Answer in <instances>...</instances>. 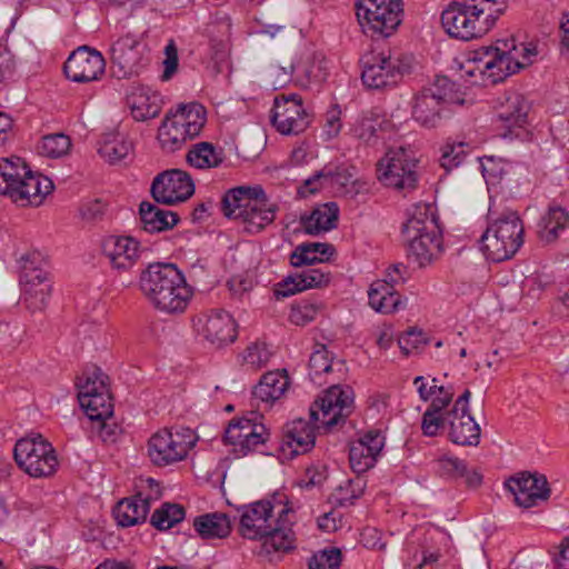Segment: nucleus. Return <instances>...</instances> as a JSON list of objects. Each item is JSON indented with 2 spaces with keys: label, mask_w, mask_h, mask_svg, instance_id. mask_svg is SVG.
I'll use <instances>...</instances> for the list:
<instances>
[{
  "label": "nucleus",
  "mask_w": 569,
  "mask_h": 569,
  "mask_svg": "<svg viewBox=\"0 0 569 569\" xmlns=\"http://www.w3.org/2000/svg\"><path fill=\"white\" fill-rule=\"evenodd\" d=\"M456 102L453 83L447 77H437L418 91L411 101L412 119L425 128H436L447 106Z\"/></svg>",
  "instance_id": "obj_12"
},
{
  "label": "nucleus",
  "mask_w": 569,
  "mask_h": 569,
  "mask_svg": "<svg viewBox=\"0 0 569 569\" xmlns=\"http://www.w3.org/2000/svg\"><path fill=\"white\" fill-rule=\"evenodd\" d=\"M20 306L29 317L40 316L49 305L53 288L47 262L39 252H30L20 258Z\"/></svg>",
  "instance_id": "obj_8"
},
{
  "label": "nucleus",
  "mask_w": 569,
  "mask_h": 569,
  "mask_svg": "<svg viewBox=\"0 0 569 569\" xmlns=\"http://www.w3.org/2000/svg\"><path fill=\"white\" fill-rule=\"evenodd\" d=\"M388 286L382 282H376L371 286L368 296H369V305L376 311L381 309V305H383V296L386 295V289Z\"/></svg>",
  "instance_id": "obj_61"
},
{
  "label": "nucleus",
  "mask_w": 569,
  "mask_h": 569,
  "mask_svg": "<svg viewBox=\"0 0 569 569\" xmlns=\"http://www.w3.org/2000/svg\"><path fill=\"white\" fill-rule=\"evenodd\" d=\"M299 313L302 320L328 317L326 307L321 302H303L299 306Z\"/></svg>",
  "instance_id": "obj_59"
},
{
  "label": "nucleus",
  "mask_w": 569,
  "mask_h": 569,
  "mask_svg": "<svg viewBox=\"0 0 569 569\" xmlns=\"http://www.w3.org/2000/svg\"><path fill=\"white\" fill-rule=\"evenodd\" d=\"M108 377L98 367L86 370L78 382L80 406L92 421L111 419L113 406L107 387Z\"/></svg>",
  "instance_id": "obj_17"
},
{
  "label": "nucleus",
  "mask_w": 569,
  "mask_h": 569,
  "mask_svg": "<svg viewBox=\"0 0 569 569\" xmlns=\"http://www.w3.org/2000/svg\"><path fill=\"white\" fill-rule=\"evenodd\" d=\"M339 208L336 202H327L315 208L309 216L301 218L306 233L317 236L336 228Z\"/></svg>",
  "instance_id": "obj_32"
},
{
  "label": "nucleus",
  "mask_w": 569,
  "mask_h": 569,
  "mask_svg": "<svg viewBox=\"0 0 569 569\" xmlns=\"http://www.w3.org/2000/svg\"><path fill=\"white\" fill-rule=\"evenodd\" d=\"M322 248V252L331 251L332 246L321 242L299 244L290 254V263L295 268L323 262L322 257L317 256V249Z\"/></svg>",
  "instance_id": "obj_42"
},
{
  "label": "nucleus",
  "mask_w": 569,
  "mask_h": 569,
  "mask_svg": "<svg viewBox=\"0 0 569 569\" xmlns=\"http://www.w3.org/2000/svg\"><path fill=\"white\" fill-rule=\"evenodd\" d=\"M146 47L132 33L118 38L110 47V70L118 79L140 74L148 63Z\"/></svg>",
  "instance_id": "obj_19"
},
{
  "label": "nucleus",
  "mask_w": 569,
  "mask_h": 569,
  "mask_svg": "<svg viewBox=\"0 0 569 569\" xmlns=\"http://www.w3.org/2000/svg\"><path fill=\"white\" fill-rule=\"evenodd\" d=\"M341 552L338 548L331 547L320 550L309 559V569H339Z\"/></svg>",
  "instance_id": "obj_47"
},
{
  "label": "nucleus",
  "mask_w": 569,
  "mask_h": 569,
  "mask_svg": "<svg viewBox=\"0 0 569 569\" xmlns=\"http://www.w3.org/2000/svg\"><path fill=\"white\" fill-rule=\"evenodd\" d=\"M132 148V142L124 132L110 131L102 136L99 153L106 161L113 164L128 157Z\"/></svg>",
  "instance_id": "obj_40"
},
{
  "label": "nucleus",
  "mask_w": 569,
  "mask_h": 569,
  "mask_svg": "<svg viewBox=\"0 0 569 569\" xmlns=\"http://www.w3.org/2000/svg\"><path fill=\"white\" fill-rule=\"evenodd\" d=\"M556 562L560 569H569V536L563 538L558 546Z\"/></svg>",
  "instance_id": "obj_64"
},
{
  "label": "nucleus",
  "mask_w": 569,
  "mask_h": 569,
  "mask_svg": "<svg viewBox=\"0 0 569 569\" xmlns=\"http://www.w3.org/2000/svg\"><path fill=\"white\" fill-rule=\"evenodd\" d=\"M186 159L191 167L206 170L219 168L224 162L226 154L222 148L202 141L191 147Z\"/></svg>",
  "instance_id": "obj_37"
},
{
  "label": "nucleus",
  "mask_w": 569,
  "mask_h": 569,
  "mask_svg": "<svg viewBox=\"0 0 569 569\" xmlns=\"http://www.w3.org/2000/svg\"><path fill=\"white\" fill-rule=\"evenodd\" d=\"M413 385L417 388L419 397L423 401L430 400L438 392H443L442 386H438L437 379H431V385L429 386L426 378L422 376H418L413 379Z\"/></svg>",
  "instance_id": "obj_55"
},
{
  "label": "nucleus",
  "mask_w": 569,
  "mask_h": 569,
  "mask_svg": "<svg viewBox=\"0 0 569 569\" xmlns=\"http://www.w3.org/2000/svg\"><path fill=\"white\" fill-rule=\"evenodd\" d=\"M385 447V437L378 430H371L350 445L349 461L356 473L373 468Z\"/></svg>",
  "instance_id": "obj_26"
},
{
  "label": "nucleus",
  "mask_w": 569,
  "mask_h": 569,
  "mask_svg": "<svg viewBox=\"0 0 569 569\" xmlns=\"http://www.w3.org/2000/svg\"><path fill=\"white\" fill-rule=\"evenodd\" d=\"M450 440L460 446H477L480 441V427L470 412L448 411Z\"/></svg>",
  "instance_id": "obj_30"
},
{
  "label": "nucleus",
  "mask_w": 569,
  "mask_h": 569,
  "mask_svg": "<svg viewBox=\"0 0 569 569\" xmlns=\"http://www.w3.org/2000/svg\"><path fill=\"white\" fill-rule=\"evenodd\" d=\"M53 182L41 173H33L19 157L0 159V194L20 207L40 206L51 193Z\"/></svg>",
  "instance_id": "obj_5"
},
{
  "label": "nucleus",
  "mask_w": 569,
  "mask_h": 569,
  "mask_svg": "<svg viewBox=\"0 0 569 569\" xmlns=\"http://www.w3.org/2000/svg\"><path fill=\"white\" fill-rule=\"evenodd\" d=\"M506 8V0H451L441 23L451 38L468 41L486 34Z\"/></svg>",
  "instance_id": "obj_4"
},
{
  "label": "nucleus",
  "mask_w": 569,
  "mask_h": 569,
  "mask_svg": "<svg viewBox=\"0 0 569 569\" xmlns=\"http://www.w3.org/2000/svg\"><path fill=\"white\" fill-rule=\"evenodd\" d=\"M18 467L32 478L52 476L59 461L52 445L41 435L19 439L13 448Z\"/></svg>",
  "instance_id": "obj_16"
},
{
  "label": "nucleus",
  "mask_w": 569,
  "mask_h": 569,
  "mask_svg": "<svg viewBox=\"0 0 569 569\" xmlns=\"http://www.w3.org/2000/svg\"><path fill=\"white\" fill-rule=\"evenodd\" d=\"M529 101L518 92L509 93L498 112L499 120L507 127H523L528 122Z\"/></svg>",
  "instance_id": "obj_34"
},
{
  "label": "nucleus",
  "mask_w": 569,
  "mask_h": 569,
  "mask_svg": "<svg viewBox=\"0 0 569 569\" xmlns=\"http://www.w3.org/2000/svg\"><path fill=\"white\" fill-rule=\"evenodd\" d=\"M329 281V272L320 269H308L290 274L274 284L273 293L277 299H283L308 289L326 286Z\"/></svg>",
  "instance_id": "obj_28"
},
{
  "label": "nucleus",
  "mask_w": 569,
  "mask_h": 569,
  "mask_svg": "<svg viewBox=\"0 0 569 569\" xmlns=\"http://www.w3.org/2000/svg\"><path fill=\"white\" fill-rule=\"evenodd\" d=\"M502 44L505 47L503 49L507 50V43L503 42ZM512 50L513 51H506V53H508L513 59V61L519 64L517 71L530 64L532 62V58L537 54L536 48L531 46L527 47L521 44L520 49L513 46Z\"/></svg>",
  "instance_id": "obj_56"
},
{
  "label": "nucleus",
  "mask_w": 569,
  "mask_h": 569,
  "mask_svg": "<svg viewBox=\"0 0 569 569\" xmlns=\"http://www.w3.org/2000/svg\"><path fill=\"white\" fill-rule=\"evenodd\" d=\"M221 211L229 219L240 220L249 232H259L274 221L278 206L267 199L261 186H239L226 191Z\"/></svg>",
  "instance_id": "obj_6"
},
{
  "label": "nucleus",
  "mask_w": 569,
  "mask_h": 569,
  "mask_svg": "<svg viewBox=\"0 0 569 569\" xmlns=\"http://www.w3.org/2000/svg\"><path fill=\"white\" fill-rule=\"evenodd\" d=\"M427 342L428 338L426 333L417 327L409 328L398 339V345L406 356L419 351Z\"/></svg>",
  "instance_id": "obj_49"
},
{
  "label": "nucleus",
  "mask_w": 569,
  "mask_h": 569,
  "mask_svg": "<svg viewBox=\"0 0 569 569\" xmlns=\"http://www.w3.org/2000/svg\"><path fill=\"white\" fill-rule=\"evenodd\" d=\"M295 67L292 63H288L287 66L281 64H271L268 74L271 79V84L277 88H282L286 86L292 77Z\"/></svg>",
  "instance_id": "obj_52"
},
{
  "label": "nucleus",
  "mask_w": 569,
  "mask_h": 569,
  "mask_svg": "<svg viewBox=\"0 0 569 569\" xmlns=\"http://www.w3.org/2000/svg\"><path fill=\"white\" fill-rule=\"evenodd\" d=\"M106 60L96 49L80 47L64 62L63 70L68 79L74 82L98 80L104 72Z\"/></svg>",
  "instance_id": "obj_24"
},
{
  "label": "nucleus",
  "mask_w": 569,
  "mask_h": 569,
  "mask_svg": "<svg viewBox=\"0 0 569 569\" xmlns=\"http://www.w3.org/2000/svg\"><path fill=\"white\" fill-rule=\"evenodd\" d=\"M341 110L338 106H333L326 113L325 134L328 139L336 138L341 131Z\"/></svg>",
  "instance_id": "obj_53"
},
{
  "label": "nucleus",
  "mask_w": 569,
  "mask_h": 569,
  "mask_svg": "<svg viewBox=\"0 0 569 569\" xmlns=\"http://www.w3.org/2000/svg\"><path fill=\"white\" fill-rule=\"evenodd\" d=\"M139 283L148 301L167 313L183 312L192 297L184 274L173 263H150L142 270Z\"/></svg>",
  "instance_id": "obj_3"
},
{
  "label": "nucleus",
  "mask_w": 569,
  "mask_h": 569,
  "mask_svg": "<svg viewBox=\"0 0 569 569\" xmlns=\"http://www.w3.org/2000/svg\"><path fill=\"white\" fill-rule=\"evenodd\" d=\"M258 417L232 420L226 432L224 441L234 447V451L242 456L248 455L268 439V431L263 423L257 422Z\"/></svg>",
  "instance_id": "obj_23"
},
{
  "label": "nucleus",
  "mask_w": 569,
  "mask_h": 569,
  "mask_svg": "<svg viewBox=\"0 0 569 569\" xmlns=\"http://www.w3.org/2000/svg\"><path fill=\"white\" fill-rule=\"evenodd\" d=\"M446 423V415L443 416L426 410L422 416L421 429L423 435L433 437L438 433L440 427L445 426Z\"/></svg>",
  "instance_id": "obj_54"
},
{
  "label": "nucleus",
  "mask_w": 569,
  "mask_h": 569,
  "mask_svg": "<svg viewBox=\"0 0 569 569\" xmlns=\"http://www.w3.org/2000/svg\"><path fill=\"white\" fill-rule=\"evenodd\" d=\"M194 331L199 337L216 348H222L236 341L237 322H194Z\"/></svg>",
  "instance_id": "obj_33"
},
{
  "label": "nucleus",
  "mask_w": 569,
  "mask_h": 569,
  "mask_svg": "<svg viewBox=\"0 0 569 569\" xmlns=\"http://www.w3.org/2000/svg\"><path fill=\"white\" fill-rule=\"evenodd\" d=\"M102 248L111 266L118 270H129L141 254L140 242L131 236H110L104 239Z\"/></svg>",
  "instance_id": "obj_27"
},
{
  "label": "nucleus",
  "mask_w": 569,
  "mask_h": 569,
  "mask_svg": "<svg viewBox=\"0 0 569 569\" xmlns=\"http://www.w3.org/2000/svg\"><path fill=\"white\" fill-rule=\"evenodd\" d=\"M406 273V266L402 263H396L387 270L386 279L382 282L390 286V288H393L396 284L405 282Z\"/></svg>",
  "instance_id": "obj_60"
},
{
  "label": "nucleus",
  "mask_w": 569,
  "mask_h": 569,
  "mask_svg": "<svg viewBox=\"0 0 569 569\" xmlns=\"http://www.w3.org/2000/svg\"><path fill=\"white\" fill-rule=\"evenodd\" d=\"M193 527L203 539H221L231 532V520L223 512H210L196 517Z\"/></svg>",
  "instance_id": "obj_38"
},
{
  "label": "nucleus",
  "mask_w": 569,
  "mask_h": 569,
  "mask_svg": "<svg viewBox=\"0 0 569 569\" xmlns=\"http://www.w3.org/2000/svg\"><path fill=\"white\" fill-rule=\"evenodd\" d=\"M71 147V140L63 133L44 136L39 144L38 152L48 158H60L66 156Z\"/></svg>",
  "instance_id": "obj_45"
},
{
  "label": "nucleus",
  "mask_w": 569,
  "mask_h": 569,
  "mask_svg": "<svg viewBox=\"0 0 569 569\" xmlns=\"http://www.w3.org/2000/svg\"><path fill=\"white\" fill-rule=\"evenodd\" d=\"M198 440L189 427L163 428L148 441V455L157 466H168L183 460Z\"/></svg>",
  "instance_id": "obj_15"
},
{
  "label": "nucleus",
  "mask_w": 569,
  "mask_h": 569,
  "mask_svg": "<svg viewBox=\"0 0 569 569\" xmlns=\"http://www.w3.org/2000/svg\"><path fill=\"white\" fill-rule=\"evenodd\" d=\"M362 542L367 548L383 549L385 542L381 541L380 533L375 528H367L361 533Z\"/></svg>",
  "instance_id": "obj_63"
},
{
  "label": "nucleus",
  "mask_w": 569,
  "mask_h": 569,
  "mask_svg": "<svg viewBox=\"0 0 569 569\" xmlns=\"http://www.w3.org/2000/svg\"><path fill=\"white\" fill-rule=\"evenodd\" d=\"M289 385L286 370L269 371L261 377L253 389V395L263 402H274L284 395Z\"/></svg>",
  "instance_id": "obj_36"
},
{
  "label": "nucleus",
  "mask_w": 569,
  "mask_h": 569,
  "mask_svg": "<svg viewBox=\"0 0 569 569\" xmlns=\"http://www.w3.org/2000/svg\"><path fill=\"white\" fill-rule=\"evenodd\" d=\"M402 232L409 241V253L419 267L431 264L442 253V236L430 204H413Z\"/></svg>",
  "instance_id": "obj_7"
},
{
  "label": "nucleus",
  "mask_w": 569,
  "mask_h": 569,
  "mask_svg": "<svg viewBox=\"0 0 569 569\" xmlns=\"http://www.w3.org/2000/svg\"><path fill=\"white\" fill-rule=\"evenodd\" d=\"M194 192L191 177L179 169L157 176L151 184V193L158 203L174 204L189 199Z\"/></svg>",
  "instance_id": "obj_22"
},
{
  "label": "nucleus",
  "mask_w": 569,
  "mask_h": 569,
  "mask_svg": "<svg viewBox=\"0 0 569 569\" xmlns=\"http://www.w3.org/2000/svg\"><path fill=\"white\" fill-rule=\"evenodd\" d=\"M149 509V499L138 495L118 502L113 509V515L120 526L130 527L143 522L147 519Z\"/></svg>",
  "instance_id": "obj_35"
},
{
  "label": "nucleus",
  "mask_w": 569,
  "mask_h": 569,
  "mask_svg": "<svg viewBox=\"0 0 569 569\" xmlns=\"http://www.w3.org/2000/svg\"><path fill=\"white\" fill-rule=\"evenodd\" d=\"M453 393L443 388V392H438L428 407V411L442 415L441 411L451 402Z\"/></svg>",
  "instance_id": "obj_62"
},
{
  "label": "nucleus",
  "mask_w": 569,
  "mask_h": 569,
  "mask_svg": "<svg viewBox=\"0 0 569 569\" xmlns=\"http://www.w3.org/2000/svg\"><path fill=\"white\" fill-rule=\"evenodd\" d=\"M383 119L376 112L362 113L356 121L352 132L356 138L367 144H375L378 140V131L382 129Z\"/></svg>",
  "instance_id": "obj_41"
},
{
  "label": "nucleus",
  "mask_w": 569,
  "mask_h": 569,
  "mask_svg": "<svg viewBox=\"0 0 569 569\" xmlns=\"http://www.w3.org/2000/svg\"><path fill=\"white\" fill-rule=\"evenodd\" d=\"M353 392L349 387L331 386L310 407V419H296L286 426L281 442V452L284 458L292 459L303 455L315 447V428L329 429L343 422L351 413Z\"/></svg>",
  "instance_id": "obj_1"
},
{
  "label": "nucleus",
  "mask_w": 569,
  "mask_h": 569,
  "mask_svg": "<svg viewBox=\"0 0 569 569\" xmlns=\"http://www.w3.org/2000/svg\"><path fill=\"white\" fill-rule=\"evenodd\" d=\"M468 146L465 143H458L452 146H446L441 156V166L446 170H451L458 167L465 159Z\"/></svg>",
  "instance_id": "obj_51"
},
{
  "label": "nucleus",
  "mask_w": 569,
  "mask_h": 569,
  "mask_svg": "<svg viewBox=\"0 0 569 569\" xmlns=\"http://www.w3.org/2000/svg\"><path fill=\"white\" fill-rule=\"evenodd\" d=\"M127 103L132 117L137 121L156 118L162 108V100L158 92L148 87L137 86L127 96Z\"/></svg>",
  "instance_id": "obj_29"
},
{
  "label": "nucleus",
  "mask_w": 569,
  "mask_h": 569,
  "mask_svg": "<svg viewBox=\"0 0 569 569\" xmlns=\"http://www.w3.org/2000/svg\"><path fill=\"white\" fill-rule=\"evenodd\" d=\"M96 422L97 435L103 442H114L117 440L120 429L114 422H111L110 419Z\"/></svg>",
  "instance_id": "obj_57"
},
{
  "label": "nucleus",
  "mask_w": 569,
  "mask_h": 569,
  "mask_svg": "<svg viewBox=\"0 0 569 569\" xmlns=\"http://www.w3.org/2000/svg\"><path fill=\"white\" fill-rule=\"evenodd\" d=\"M332 362L325 345H317L309 359V376L316 380L322 373L331 371Z\"/></svg>",
  "instance_id": "obj_48"
},
{
  "label": "nucleus",
  "mask_w": 569,
  "mask_h": 569,
  "mask_svg": "<svg viewBox=\"0 0 569 569\" xmlns=\"http://www.w3.org/2000/svg\"><path fill=\"white\" fill-rule=\"evenodd\" d=\"M378 179L387 187L410 191L417 184V159L412 150L390 149L377 164Z\"/></svg>",
  "instance_id": "obj_18"
},
{
  "label": "nucleus",
  "mask_w": 569,
  "mask_h": 569,
  "mask_svg": "<svg viewBox=\"0 0 569 569\" xmlns=\"http://www.w3.org/2000/svg\"><path fill=\"white\" fill-rule=\"evenodd\" d=\"M271 356L272 351L264 342H254L244 350L242 362L249 369L258 370L269 362Z\"/></svg>",
  "instance_id": "obj_46"
},
{
  "label": "nucleus",
  "mask_w": 569,
  "mask_h": 569,
  "mask_svg": "<svg viewBox=\"0 0 569 569\" xmlns=\"http://www.w3.org/2000/svg\"><path fill=\"white\" fill-rule=\"evenodd\" d=\"M239 532L243 538L264 539L263 546L269 552L288 551L296 540L292 525L295 511L288 502L271 503L260 500L239 507Z\"/></svg>",
  "instance_id": "obj_2"
},
{
  "label": "nucleus",
  "mask_w": 569,
  "mask_h": 569,
  "mask_svg": "<svg viewBox=\"0 0 569 569\" xmlns=\"http://www.w3.org/2000/svg\"><path fill=\"white\" fill-rule=\"evenodd\" d=\"M184 516L186 512L182 506L166 502L152 513L151 525L159 530H167L182 521Z\"/></svg>",
  "instance_id": "obj_43"
},
{
  "label": "nucleus",
  "mask_w": 569,
  "mask_h": 569,
  "mask_svg": "<svg viewBox=\"0 0 569 569\" xmlns=\"http://www.w3.org/2000/svg\"><path fill=\"white\" fill-rule=\"evenodd\" d=\"M411 68V58L395 49L372 52L363 60L362 82L371 89L395 87Z\"/></svg>",
  "instance_id": "obj_11"
},
{
  "label": "nucleus",
  "mask_w": 569,
  "mask_h": 569,
  "mask_svg": "<svg viewBox=\"0 0 569 569\" xmlns=\"http://www.w3.org/2000/svg\"><path fill=\"white\" fill-rule=\"evenodd\" d=\"M490 219L481 236V249L487 258L495 262L508 260L523 243V226L520 217L516 211L508 209L499 217Z\"/></svg>",
  "instance_id": "obj_9"
},
{
  "label": "nucleus",
  "mask_w": 569,
  "mask_h": 569,
  "mask_svg": "<svg viewBox=\"0 0 569 569\" xmlns=\"http://www.w3.org/2000/svg\"><path fill=\"white\" fill-rule=\"evenodd\" d=\"M401 0H357L356 16L366 34L389 37L401 23Z\"/></svg>",
  "instance_id": "obj_14"
},
{
  "label": "nucleus",
  "mask_w": 569,
  "mask_h": 569,
  "mask_svg": "<svg viewBox=\"0 0 569 569\" xmlns=\"http://www.w3.org/2000/svg\"><path fill=\"white\" fill-rule=\"evenodd\" d=\"M271 123L284 136L303 132L310 124V116L303 107L301 97L295 93L276 97Z\"/></svg>",
  "instance_id": "obj_21"
},
{
  "label": "nucleus",
  "mask_w": 569,
  "mask_h": 569,
  "mask_svg": "<svg viewBox=\"0 0 569 569\" xmlns=\"http://www.w3.org/2000/svg\"><path fill=\"white\" fill-rule=\"evenodd\" d=\"M483 176L496 178L508 172L509 163L503 160H496L493 157H486L481 162Z\"/></svg>",
  "instance_id": "obj_58"
},
{
  "label": "nucleus",
  "mask_w": 569,
  "mask_h": 569,
  "mask_svg": "<svg viewBox=\"0 0 569 569\" xmlns=\"http://www.w3.org/2000/svg\"><path fill=\"white\" fill-rule=\"evenodd\" d=\"M365 187V182L356 176L355 167H338L336 170L322 169L307 179L299 188L303 197L322 188H329L340 196L353 198Z\"/></svg>",
  "instance_id": "obj_20"
},
{
  "label": "nucleus",
  "mask_w": 569,
  "mask_h": 569,
  "mask_svg": "<svg viewBox=\"0 0 569 569\" xmlns=\"http://www.w3.org/2000/svg\"><path fill=\"white\" fill-rule=\"evenodd\" d=\"M569 220L568 212L560 206H550L541 217L538 224L539 239L545 243H551L559 238Z\"/></svg>",
  "instance_id": "obj_39"
},
{
  "label": "nucleus",
  "mask_w": 569,
  "mask_h": 569,
  "mask_svg": "<svg viewBox=\"0 0 569 569\" xmlns=\"http://www.w3.org/2000/svg\"><path fill=\"white\" fill-rule=\"evenodd\" d=\"M207 121L206 108L198 102L180 104L162 121L158 130L161 148L172 152L189 139L198 137Z\"/></svg>",
  "instance_id": "obj_10"
},
{
  "label": "nucleus",
  "mask_w": 569,
  "mask_h": 569,
  "mask_svg": "<svg viewBox=\"0 0 569 569\" xmlns=\"http://www.w3.org/2000/svg\"><path fill=\"white\" fill-rule=\"evenodd\" d=\"M436 470L441 477L461 478L466 472V463L450 456H442L435 461Z\"/></svg>",
  "instance_id": "obj_50"
},
{
  "label": "nucleus",
  "mask_w": 569,
  "mask_h": 569,
  "mask_svg": "<svg viewBox=\"0 0 569 569\" xmlns=\"http://www.w3.org/2000/svg\"><path fill=\"white\" fill-rule=\"evenodd\" d=\"M518 66L505 49L489 46L475 50L463 70L473 83L489 86L516 73Z\"/></svg>",
  "instance_id": "obj_13"
},
{
  "label": "nucleus",
  "mask_w": 569,
  "mask_h": 569,
  "mask_svg": "<svg viewBox=\"0 0 569 569\" xmlns=\"http://www.w3.org/2000/svg\"><path fill=\"white\" fill-rule=\"evenodd\" d=\"M139 214L141 229L148 233H156L171 229L179 221L176 212L161 209L160 207L146 201L141 202Z\"/></svg>",
  "instance_id": "obj_31"
},
{
  "label": "nucleus",
  "mask_w": 569,
  "mask_h": 569,
  "mask_svg": "<svg viewBox=\"0 0 569 569\" xmlns=\"http://www.w3.org/2000/svg\"><path fill=\"white\" fill-rule=\"evenodd\" d=\"M506 487L513 495L518 506L530 508L538 501H546L550 497V488L546 476L540 473L522 472L506 481Z\"/></svg>",
  "instance_id": "obj_25"
},
{
  "label": "nucleus",
  "mask_w": 569,
  "mask_h": 569,
  "mask_svg": "<svg viewBox=\"0 0 569 569\" xmlns=\"http://www.w3.org/2000/svg\"><path fill=\"white\" fill-rule=\"evenodd\" d=\"M327 77L323 61L315 57L308 58L299 68L297 80L301 87L308 88L312 84H319Z\"/></svg>",
  "instance_id": "obj_44"
}]
</instances>
